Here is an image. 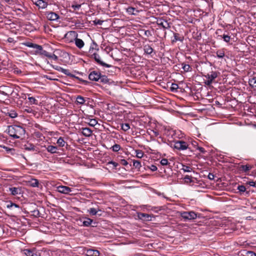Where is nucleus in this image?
I'll use <instances>...</instances> for the list:
<instances>
[{"mask_svg": "<svg viewBox=\"0 0 256 256\" xmlns=\"http://www.w3.org/2000/svg\"><path fill=\"white\" fill-rule=\"evenodd\" d=\"M74 78H76V79H77V80H82V81L83 82H86V81H85V80H81V78H78V76H74Z\"/></svg>", "mask_w": 256, "mask_h": 256, "instance_id": "obj_61", "label": "nucleus"}, {"mask_svg": "<svg viewBox=\"0 0 256 256\" xmlns=\"http://www.w3.org/2000/svg\"><path fill=\"white\" fill-rule=\"evenodd\" d=\"M238 190L240 192H244L246 190V187L243 185L238 186Z\"/></svg>", "mask_w": 256, "mask_h": 256, "instance_id": "obj_47", "label": "nucleus"}, {"mask_svg": "<svg viewBox=\"0 0 256 256\" xmlns=\"http://www.w3.org/2000/svg\"><path fill=\"white\" fill-rule=\"evenodd\" d=\"M112 151L117 152L120 149V144H115L112 147Z\"/></svg>", "mask_w": 256, "mask_h": 256, "instance_id": "obj_40", "label": "nucleus"}, {"mask_svg": "<svg viewBox=\"0 0 256 256\" xmlns=\"http://www.w3.org/2000/svg\"><path fill=\"white\" fill-rule=\"evenodd\" d=\"M248 184L253 187H256V182L254 181H250L248 182Z\"/></svg>", "mask_w": 256, "mask_h": 256, "instance_id": "obj_57", "label": "nucleus"}, {"mask_svg": "<svg viewBox=\"0 0 256 256\" xmlns=\"http://www.w3.org/2000/svg\"><path fill=\"white\" fill-rule=\"evenodd\" d=\"M88 78L90 80L100 82L106 84L108 82V79L105 75H102L100 72L96 71L91 72L88 75Z\"/></svg>", "mask_w": 256, "mask_h": 256, "instance_id": "obj_2", "label": "nucleus"}, {"mask_svg": "<svg viewBox=\"0 0 256 256\" xmlns=\"http://www.w3.org/2000/svg\"><path fill=\"white\" fill-rule=\"evenodd\" d=\"M178 88V86L176 84L172 83V84L170 90L172 92L176 90Z\"/></svg>", "mask_w": 256, "mask_h": 256, "instance_id": "obj_46", "label": "nucleus"}, {"mask_svg": "<svg viewBox=\"0 0 256 256\" xmlns=\"http://www.w3.org/2000/svg\"><path fill=\"white\" fill-rule=\"evenodd\" d=\"M15 207V208H20L19 206L17 204H14V203H12V202H10L8 204H7L6 205V208H12V207Z\"/></svg>", "mask_w": 256, "mask_h": 256, "instance_id": "obj_42", "label": "nucleus"}, {"mask_svg": "<svg viewBox=\"0 0 256 256\" xmlns=\"http://www.w3.org/2000/svg\"><path fill=\"white\" fill-rule=\"evenodd\" d=\"M174 39L172 40V43L176 42V41L182 42L184 40L183 36H180V34L178 33L174 34Z\"/></svg>", "mask_w": 256, "mask_h": 256, "instance_id": "obj_22", "label": "nucleus"}, {"mask_svg": "<svg viewBox=\"0 0 256 256\" xmlns=\"http://www.w3.org/2000/svg\"><path fill=\"white\" fill-rule=\"evenodd\" d=\"M121 128L124 131L126 132L130 128V126L128 124H122Z\"/></svg>", "mask_w": 256, "mask_h": 256, "instance_id": "obj_39", "label": "nucleus"}, {"mask_svg": "<svg viewBox=\"0 0 256 256\" xmlns=\"http://www.w3.org/2000/svg\"><path fill=\"white\" fill-rule=\"evenodd\" d=\"M133 166L137 168H140L142 166L140 162L136 160L133 161Z\"/></svg>", "mask_w": 256, "mask_h": 256, "instance_id": "obj_41", "label": "nucleus"}, {"mask_svg": "<svg viewBox=\"0 0 256 256\" xmlns=\"http://www.w3.org/2000/svg\"><path fill=\"white\" fill-rule=\"evenodd\" d=\"M92 131L88 128H82V133L85 136L89 137L92 136Z\"/></svg>", "mask_w": 256, "mask_h": 256, "instance_id": "obj_16", "label": "nucleus"}, {"mask_svg": "<svg viewBox=\"0 0 256 256\" xmlns=\"http://www.w3.org/2000/svg\"><path fill=\"white\" fill-rule=\"evenodd\" d=\"M23 44L24 46H26L29 47V48H36V50H37L38 46H40L38 44H33V43L30 42H24V43H23Z\"/></svg>", "mask_w": 256, "mask_h": 256, "instance_id": "obj_23", "label": "nucleus"}, {"mask_svg": "<svg viewBox=\"0 0 256 256\" xmlns=\"http://www.w3.org/2000/svg\"><path fill=\"white\" fill-rule=\"evenodd\" d=\"M135 153L136 154V156L138 158H142L143 157L144 153V152L140 150H135Z\"/></svg>", "mask_w": 256, "mask_h": 256, "instance_id": "obj_34", "label": "nucleus"}, {"mask_svg": "<svg viewBox=\"0 0 256 256\" xmlns=\"http://www.w3.org/2000/svg\"><path fill=\"white\" fill-rule=\"evenodd\" d=\"M6 115L9 116L11 118H15L17 117L18 114L14 110H11L9 112H8L6 113Z\"/></svg>", "mask_w": 256, "mask_h": 256, "instance_id": "obj_27", "label": "nucleus"}, {"mask_svg": "<svg viewBox=\"0 0 256 256\" xmlns=\"http://www.w3.org/2000/svg\"><path fill=\"white\" fill-rule=\"evenodd\" d=\"M252 168V166L250 165H242L240 167V169L244 172H248Z\"/></svg>", "mask_w": 256, "mask_h": 256, "instance_id": "obj_24", "label": "nucleus"}, {"mask_svg": "<svg viewBox=\"0 0 256 256\" xmlns=\"http://www.w3.org/2000/svg\"><path fill=\"white\" fill-rule=\"evenodd\" d=\"M208 178L210 180H213L214 178V175L212 173H209L208 175Z\"/></svg>", "mask_w": 256, "mask_h": 256, "instance_id": "obj_54", "label": "nucleus"}, {"mask_svg": "<svg viewBox=\"0 0 256 256\" xmlns=\"http://www.w3.org/2000/svg\"><path fill=\"white\" fill-rule=\"evenodd\" d=\"M157 24L162 26L164 29H168L170 26V24L166 20L162 18H160L157 20Z\"/></svg>", "mask_w": 256, "mask_h": 256, "instance_id": "obj_8", "label": "nucleus"}, {"mask_svg": "<svg viewBox=\"0 0 256 256\" xmlns=\"http://www.w3.org/2000/svg\"><path fill=\"white\" fill-rule=\"evenodd\" d=\"M120 163L123 166H126L128 164V162L124 159L121 160L120 161Z\"/></svg>", "mask_w": 256, "mask_h": 256, "instance_id": "obj_51", "label": "nucleus"}, {"mask_svg": "<svg viewBox=\"0 0 256 256\" xmlns=\"http://www.w3.org/2000/svg\"><path fill=\"white\" fill-rule=\"evenodd\" d=\"M192 176H188V175H186L184 178V182L186 184H190L192 182H193L192 180Z\"/></svg>", "mask_w": 256, "mask_h": 256, "instance_id": "obj_33", "label": "nucleus"}, {"mask_svg": "<svg viewBox=\"0 0 256 256\" xmlns=\"http://www.w3.org/2000/svg\"><path fill=\"white\" fill-rule=\"evenodd\" d=\"M46 150L48 152L51 154H55L57 152L58 148L56 146H48L46 148Z\"/></svg>", "mask_w": 256, "mask_h": 256, "instance_id": "obj_21", "label": "nucleus"}, {"mask_svg": "<svg viewBox=\"0 0 256 256\" xmlns=\"http://www.w3.org/2000/svg\"><path fill=\"white\" fill-rule=\"evenodd\" d=\"M76 102L80 104H83L85 102V100L84 97L78 96L76 98Z\"/></svg>", "mask_w": 256, "mask_h": 256, "instance_id": "obj_32", "label": "nucleus"}, {"mask_svg": "<svg viewBox=\"0 0 256 256\" xmlns=\"http://www.w3.org/2000/svg\"><path fill=\"white\" fill-rule=\"evenodd\" d=\"M216 56L218 58H222L224 56L225 52L224 49H220L216 52Z\"/></svg>", "mask_w": 256, "mask_h": 256, "instance_id": "obj_28", "label": "nucleus"}, {"mask_svg": "<svg viewBox=\"0 0 256 256\" xmlns=\"http://www.w3.org/2000/svg\"><path fill=\"white\" fill-rule=\"evenodd\" d=\"M182 68L185 72H188L190 71V66L188 64H186L184 63L182 64Z\"/></svg>", "mask_w": 256, "mask_h": 256, "instance_id": "obj_36", "label": "nucleus"}, {"mask_svg": "<svg viewBox=\"0 0 256 256\" xmlns=\"http://www.w3.org/2000/svg\"><path fill=\"white\" fill-rule=\"evenodd\" d=\"M48 58H51L54 60H58V56L54 54L50 53Z\"/></svg>", "mask_w": 256, "mask_h": 256, "instance_id": "obj_48", "label": "nucleus"}, {"mask_svg": "<svg viewBox=\"0 0 256 256\" xmlns=\"http://www.w3.org/2000/svg\"><path fill=\"white\" fill-rule=\"evenodd\" d=\"M150 170L152 172H155L157 170L158 168L157 167L155 166V165H154V164H152L150 166Z\"/></svg>", "mask_w": 256, "mask_h": 256, "instance_id": "obj_50", "label": "nucleus"}, {"mask_svg": "<svg viewBox=\"0 0 256 256\" xmlns=\"http://www.w3.org/2000/svg\"><path fill=\"white\" fill-rule=\"evenodd\" d=\"M15 72H16L17 74L21 73V71L20 70H16Z\"/></svg>", "mask_w": 256, "mask_h": 256, "instance_id": "obj_63", "label": "nucleus"}, {"mask_svg": "<svg viewBox=\"0 0 256 256\" xmlns=\"http://www.w3.org/2000/svg\"><path fill=\"white\" fill-rule=\"evenodd\" d=\"M188 144L183 140H177L174 142V148L180 150H186Z\"/></svg>", "mask_w": 256, "mask_h": 256, "instance_id": "obj_5", "label": "nucleus"}, {"mask_svg": "<svg viewBox=\"0 0 256 256\" xmlns=\"http://www.w3.org/2000/svg\"><path fill=\"white\" fill-rule=\"evenodd\" d=\"M27 95L28 96V100L30 104H38V100L34 97L30 96V94H27Z\"/></svg>", "mask_w": 256, "mask_h": 256, "instance_id": "obj_30", "label": "nucleus"}, {"mask_svg": "<svg viewBox=\"0 0 256 256\" xmlns=\"http://www.w3.org/2000/svg\"><path fill=\"white\" fill-rule=\"evenodd\" d=\"M98 210L95 208H90L89 210H88V212L89 213L92 214V215H93V216H95L97 214V212H98Z\"/></svg>", "mask_w": 256, "mask_h": 256, "instance_id": "obj_43", "label": "nucleus"}, {"mask_svg": "<svg viewBox=\"0 0 256 256\" xmlns=\"http://www.w3.org/2000/svg\"><path fill=\"white\" fill-rule=\"evenodd\" d=\"M56 143L60 146H64L65 144V142L62 137L59 138L58 140Z\"/></svg>", "mask_w": 256, "mask_h": 256, "instance_id": "obj_38", "label": "nucleus"}, {"mask_svg": "<svg viewBox=\"0 0 256 256\" xmlns=\"http://www.w3.org/2000/svg\"><path fill=\"white\" fill-rule=\"evenodd\" d=\"M198 149L202 153L204 154L206 152L204 148L202 147H198Z\"/></svg>", "mask_w": 256, "mask_h": 256, "instance_id": "obj_58", "label": "nucleus"}, {"mask_svg": "<svg viewBox=\"0 0 256 256\" xmlns=\"http://www.w3.org/2000/svg\"><path fill=\"white\" fill-rule=\"evenodd\" d=\"M153 132L155 136H158L159 135V132L158 131L153 130Z\"/></svg>", "mask_w": 256, "mask_h": 256, "instance_id": "obj_60", "label": "nucleus"}, {"mask_svg": "<svg viewBox=\"0 0 256 256\" xmlns=\"http://www.w3.org/2000/svg\"><path fill=\"white\" fill-rule=\"evenodd\" d=\"M180 216L186 220H193L197 218V214L194 211L183 212L180 213Z\"/></svg>", "mask_w": 256, "mask_h": 256, "instance_id": "obj_4", "label": "nucleus"}, {"mask_svg": "<svg viewBox=\"0 0 256 256\" xmlns=\"http://www.w3.org/2000/svg\"><path fill=\"white\" fill-rule=\"evenodd\" d=\"M46 14L47 19L51 21L56 20L60 18L58 14L54 12H47Z\"/></svg>", "mask_w": 256, "mask_h": 256, "instance_id": "obj_7", "label": "nucleus"}, {"mask_svg": "<svg viewBox=\"0 0 256 256\" xmlns=\"http://www.w3.org/2000/svg\"><path fill=\"white\" fill-rule=\"evenodd\" d=\"M86 254L87 256H99L100 252L96 250L89 249L86 250Z\"/></svg>", "mask_w": 256, "mask_h": 256, "instance_id": "obj_13", "label": "nucleus"}, {"mask_svg": "<svg viewBox=\"0 0 256 256\" xmlns=\"http://www.w3.org/2000/svg\"><path fill=\"white\" fill-rule=\"evenodd\" d=\"M24 254L26 256H40L39 253L37 252L35 250H24Z\"/></svg>", "mask_w": 256, "mask_h": 256, "instance_id": "obj_12", "label": "nucleus"}, {"mask_svg": "<svg viewBox=\"0 0 256 256\" xmlns=\"http://www.w3.org/2000/svg\"><path fill=\"white\" fill-rule=\"evenodd\" d=\"M212 82V81L209 80V79H208V80L205 82V84L207 86H210Z\"/></svg>", "mask_w": 256, "mask_h": 256, "instance_id": "obj_59", "label": "nucleus"}, {"mask_svg": "<svg viewBox=\"0 0 256 256\" xmlns=\"http://www.w3.org/2000/svg\"><path fill=\"white\" fill-rule=\"evenodd\" d=\"M160 163L162 166H167L169 164L168 160L166 158H162L161 160Z\"/></svg>", "mask_w": 256, "mask_h": 256, "instance_id": "obj_45", "label": "nucleus"}, {"mask_svg": "<svg viewBox=\"0 0 256 256\" xmlns=\"http://www.w3.org/2000/svg\"><path fill=\"white\" fill-rule=\"evenodd\" d=\"M147 32H148V31L145 32V34H148Z\"/></svg>", "mask_w": 256, "mask_h": 256, "instance_id": "obj_64", "label": "nucleus"}, {"mask_svg": "<svg viewBox=\"0 0 256 256\" xmlns=\"http://www.w3.org/2000/svg\"><path fill=\"white\" fill-rule=\"evenodd\" d=\"M92 57L94 59V60L100 66L106 68H110L111 65L107 64L102 60H101L100 56L96 53H94L92 54Z\"/></svg>", "mask_w": 256, "mask_h": 256, "instance_id": "obj_6", "label": "nucleus"}, {"mask_svg": "<svg viewBox=\"0 0 256 256\" xmlns=\"http://www.w3.org/2000/svg\"><path fill=\"white\" fill-rule=\"evenodd\" d=\"M92 222H93L92 220L90 218H84V221L82 222L83 226H88L92 224Z\"/></svg>", "mask_w": 256, "mask_h": 256, "instance_id": "obj_26", "label": "nucleus"}, {"mask_svg": "<svg viewBox=\"0 0 256 256\" xmlns=\"http://www.w3.org/2000/svg\"><path fill=\"white\" fill-rule=\"evenodd\" d=\"M94 22L96 24L102 25V22H103V21L101 20H95L94 21Z\"/></svg>", "mask_w": 256, "mask_h": 256, "instance_id": "obj_55", "label": "nucleus"}, {"mask_svg": "<svg viewBox=\"0 0 256 256\" xmlns=\"http://www.w3.org/2000/svg\"><path fill=\"white\" fill-rule=\"evenodd\" d=\"M9 190L12 196H16L20 194V189L18 188L12 187L9 188Z\"/></svg>", "mask_w": 256, "mask_h": 256, "instance_id": "obj_18", "label": "nucleus"}, {"mask_svg": "<svg viewBox=\"0 0 256 256\" xmlns=\"http://www.w3.org/2000/svg\"><path fill=\"white\" fill-rule=\"evenodd\" d=\"M144 50L146 54H150L152 53L154 50L149 44H146L144 46Z\"/></svg>", "mask_w": 256, "mask_h": 256, "instance_id": "obj_20", "label": "nucleus"}, {"mask_svg": "<svg viewBox=\"0 0 256 256\" xmlns=\"http://www.w3.org/2000/svg\"><path fill=\"white\" fill-rule=\"evenodd\" d=\"M219 72H217L212 71L210 74H208L205 76L207 79H209L213 82V80L218 76Z\"/></svg>", "mask_w": 256, "mask_h": 256, "instance_id": "obj_14", "label": "nucleus"}, {"mask_svg": "<svg viewBox=\"0 0 256 256\" xmlns=\"http://www.w3.org/2000/svg\"><path fill=\"white\" fill-rule=\"evenodd\" d=\"M30 185L32 187H38V180L36 179H32L29 182Z\"/></svg>", "mask_w": 256, "mask_h": 256, "instance_id": "obj_29", "label": "nucleus"}, {"mask_svg": "<svg viewBox=\"0 0 256 256\" xmlns=\"http://www.w3.org/2000/svg\"><path fill=\"white\" fill-rule=\"evenodd\" d=\"M6 132L13 138H20L25 134V129L18 125H11L8 126Z\"/></svg>", "mask_w": 256, "mask_h": 256, "instance_id": "obj_1", "label": "nucleus"}, {"mask_svg": "<svg viewBox=\"0 0 256 256\" xmlns=\"http://www.w3.org/2000/svg\"><path fill=\"white\" fill-rule=\"evenodd\" d=\"M108 164H112L114 168H116V166H118V164L116 162H113V161H110L108 162Z\"/></svg>", "mask_w": 256, "mask_h": 256, "instance_id": "obj_52", "label": "nucleus"}, {"mask_svg": "<svg viewBox=\"0 0 256 256\" xmlns=\"http://www.w3.org/2000/svg\"><path fill=\"white\" fill-rule=\"evenodd\" d=\"M35 4L36 6H38L41 8H44L48 6V4L46 2H44L43 0H38Z\"/></svg>", "mask_w": 256, "mask_h": 256, "instance_id": "obj_17", "label": "nucleus"}, {"mask_svg": "<svg viewBox=\"0 0 256 256\" xmlns=\"http://www.w3.org/2000/svg\"><path fill=\"white\" fill-rule=\"evenodd\" d=\"M248 83L252 87L256 88V77L249 79Z\"/></svg>", "mask_w": 256, "mask_h": 256, "instance_id": "obj_31", "label": "nucleus"}, {"mask_svg": "<svg viewBox=\"0 0 256 256\" xmlns=\"http://www.w3.org/2000/svg\"><path fill=\"white\" fill-rule=\"evenodd\" d=\"M134 11H136V12H138L134 8L131 6L128 8L126 9V12L130 14H136L134 12Z\"/></svg>", "mask_w": 256, "mask_h": 256, "instance_id": "obj_35", "label": "nucleus"}, {"mask_svg": "<svg viewBox=\"0 0 256 256\" xmlns=\"http://www.w3.org/2000/svg\"><path fill=\"white\" fill-rule=\"evenodd\" d=\"M58 191L60 193L68 194L72 192V190L68 186H62L58 187Z\"/></svg>", "mask_w": 256, "mask_h": 256, "instance_id": "obj_9", "label": "nucleus"}, {"mask_svg": "<svg viewBox=\"0 0 256 256\" xmlns=\"http://www.w3.org/2000/svg\"><path fill=\"white\" fill-rule=\"evenodd\" d=\"M81 7L80 4H72V8H74V10H79Z\"/></svg>", "mask_w": 256, "mask_h": 256, "instance_id": "obj_49", "label": "nucleus"}, {"mask_svg": "<svg viewBox=\"0 0 256 256\" xmlns=\"http://www.w3.org/2000/svg\"><path fill=\"white\" fill-rule=\"evenodd\" d=\"M90 122L91 123L90 124V125L91 126H94L97 123V122H96V120H91Z\"/></svg>", "mask_w": 256, "mask_h": 256, "instance_id": "obj_56", "label": "nucleus"}, {"mask_svg": "<svg viewBox=\"0 0 256 256\" xmlns=\"http://www.w3.org/2000/svg\"><path fill=\"white\" fill-rule=\"evenodd\" d=\"M94 50H98V44L95 42H93L90 46V52Z\"/></svg>", "mask_w": 256, "mask_h": 256, "instance_id": "obj_37", "label": "nucleus"}, {"mask_svg": "<svg viewBox=\"0 0 256 256\" xmlns=\"http://www.w3.org/2000/svg\"><path fill=\"white\" fill-rule=\"evenodd\" d=\"M70 36L74 38L75 44L78 48L81 49L84 45V41L78 38V34L75 31H70L68 32Z\"/></svg>", "mask_w": 256, "mask_h": 256, "instance_id": "obj_3", "label": "nucleus"}, {"mask_svg": "<svg viewBox=\"0 0 256 256\" xmlns=\"http://www.w3.org/2000/svg\"><path fill=\"white\" fill-rule=\"evenodd\" d=\"M182 168L180 170H182L184 172H190L192 171V168L190 166L185 165L181 164Z\"/></svg>", "mask_w": 256, "mask_h": 256, "instance_id": "obj_19", "label": "nucleus"}, {"mask_svg": "<svg viewBox=\"0 0 256 256\" xmlns=\"http://www.w3.org/2000/svg\"><path fill=\"white\" fill-rule=\"evenodd\" d=\"M222 38L224 39V40L226 42H230V36H228L227 34H223L222 36Z\"/></svg>", "mask_w": 256, "mask_h": 256, "instance_id": "obj_44", "label": "nucleus"}, {"mask_svg": "<svg viewBox=\"0 0 256 256\" xmlns=\"http://www.w3.org/2000/svg\"><path fill=\"white\" fill-rule=\"evenodd\" d=\"M138 217L140 219L142 220H150L151 216L147 214L144 213H139L138 214Z\"/></svg>", "mask_w": 256, "mask_h": 256, "instance_id": "obj_15", "label": "nucleus"}, {"mask_svg": "<svg viewBox=\"0 0 256 256\" xmlns=\"http://www.w3.org/2000/svg\"><path fill=\"white\" fill-rule=\"evenodd\" d=\"M36 54H40L42 56H44L48 58L49 55L50 54V52L43 50L42 46H40V45L38 46L37 50H36Z\"/></svg>", "mask_w": 256, "mask_h": 256, "instance_id": "obj_10", "label": "nucleus"}, {"mask_svg": "<svg viewBox=\"0 0 256 256\" xmlns=\"http://www.w3.org/2000/svg\"><path fill=\"white\" fill-rule=\"evenodd\" d=\"M24 148L26 150H35V146L32 144H24Z\"/></svg>", "mask_w": 256, "mask_h": 256, "instance_id": "obj_25", "label": "nucleus"}, {"mask_svg": "<svg viewBox=\"0 0 256 256\" xmlns=\"http://www.w3.org/2000/svg\"><path fill=\"white\" fill-rule=\"evenodd\" d=\"M55 69L58 70V71H60L62 72V73L65 74L66 75L69 76L70 77H74V75L72 74L70 70L68 69L64 68L62 67L56 66V68H55Z\"/></svg>", "mask_w": 256, "mask_h": 256, "instance_id": "obj_11", "label": "nucleus"}, {"mask_svg": "<svg viewBox=\"0 0 256 256\" xmlns=\"http://www.w3.org/2000/svg\"><path fill=\"white\" fill-rule=\"evenodd\" d=\"M6 2L11 4L12 2V0H4Z\"/></svg>", "mask_w": 256, "mask_h": 256, "instance_id": "obj_62", "label": "nucleus"}, {"mask_svg": "<svg viewBox=\"0 0 256 256\" xmlns=\"http://www.w3.org/2000/svg\"><path fill=\"white\" fill-rule=\"evenodd\" d=\"M247 256H256V254L253 252L248 251L247 252Z\"/></svg>", "mask_w": 256, "mask_h": 256, "instance_id": "obj_53", "label": "nucleus"}]
</instances>
